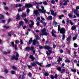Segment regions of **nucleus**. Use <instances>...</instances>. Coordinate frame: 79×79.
<instances>
[{
  "label": "nucleus",
  "mask_w": 79,
  "mask_h": 79,
  "mask_svg": "<svg viewBox=\"0 0 79 79\" xmlns=\"http://www.w3.org/2000/svg\"><path fill=\"white\" fill-rule=\"evenodd\" d=\"M58 31H60V33L62 34V40H64L65 37H66V36L64 34H65V32L66 31V29L62 27L61 28V27L60 25H58Z\"/></svg>",
  "instance_id": "obj_1"
},
{
  "label": "nucleus",
  "mask_w": 79,
  "mask_h": 79,
  "mask_svg": "<svg viewBox=\"0 0 79 79\" xmlns=\"http://www.w3.org/2000/svg\"><path fill=\"white\" fill-rule=\"evenodd\" d=\"M36 64L40 66V67H42V63H39L38 61H36L35 62H32L31 63V66H33V67H35V66H36Z\"/></svg>",
  "instance_id": "obj_2"
},
{
  "label": "nucleus",
  "mask_w": 79,
  "mask_h": 79,
  "mask_svg": "<svg viewBox=\"0 0 79 79\" xmlns=\"http://www.w3.org/2000/svg\"><path fill=\"white\" fill-rule=\"evenodd\" d=\"M39 48H40V50H42V49H43V48L47 49V50H50V49H52V48L47 45L44 46L43 47L41 45H40L39 46Z\"/></svg>",
  "instance_id": "obj_3"
},
{
  "label": "nucleus",
  "mask_w": 79,
  "mask_h": 79,
  "mask_svg": "<svg viewBox=\"0 0 79 79\" xmlns=\"http://www.w3.org/2000/svg\"><path fill=\"white\" fill-rule=\"evenodd\" d=\"M41 32H42V34H40V35H49V33H47L46 32V29H45V28H44L43 29V30H41Z\"/></svg>",
  "instance_id": "obj_4"
},
{
  "label": "nucleus",
  "mask_w": 79,
  "mask_h": 79,
  "mask_svg": "<svg viewBox=\"0 0 79 79\" xmlns=\"http://www.w3.org/2000/svg\"><path fill=\"white\" fill-rule=\"evenodd\" d=\"M36 8L38 9V10H34L33 11V15H35L36 16H38V15H39V9H39V7L38 6H36Z\"/></svg>",
  "instance_id": "obj_5"
},
{
  "label": "nucleus",
  "mask_w": 79,
  "mask_h": 79,
  "mask_svg": "<svg viewBox=\"0 0 79 79\" xmlns=\"http://www.w3.org/2000/svg\"><path fill=\"white\" fill-rule=\"evenodd\" d=\"M41 8L42 9H39V12H40V13H42L45 14V13H46V10H44V6H41Z\"/></svg>",
  "instance_id": "obj_6"
},
{
  "label": "nucleus",
  "mask_w": 79,
  "mask_h": 79,
  "mask_svg": "<svg viewBox=\"0 0 79 79\" xmlns=\"http://www.w3.org/2000/svg\"><path fill=\"white\" fill-rule=\"evenodd\" d=\"M35 37H36V40H34L36 42L37 44H39V43L38 42V40H40V38L39 35H36Z\"/></svg>",
  "instance_id": "obj_7"
},
{
  "label": "nucleus",
  "mask_w": 79,
  "mask_h": 79,
  "mask_svg": "<svg viewBox=\"0 0 79 79\" xmlns=\"http://www.w3.org/2000/svg\"><path fill=\"white\" fill-rule=\"evenodd\" d=\"M30 50L31 52H33V53L34 54L35 53V49L34 50V46H31L30 47Z\"/></svg>",
  "instance_id": "obj_8"
},
{
  "label": "nucleus",
  "mask_w": 79,
  "mask_h": 79,
  "mask_svg": "<svg viewBox=\"0 0 79 79\" xmlns=\"http://www.w3.org/2000/svg\"><path fill=\"white\" fill-rule=\"evenodd\" d=\"M40 21V17H38L36 19V21L37 22L36 25L38 26H40V24L39 23V21Z\"/></svg>",
  "instance_id": "obj_9"
},
{
  "label": "nucleus",
  "mask_w": 79,
  "mask_h": 79,
  "mask_svg": "<svg viewBox=\"0 0 79 79\" xmlns=\"http://www.w3.org/2000/svg\"><path fill=\"white\" fill-rule=\"evenodd\" d=\"M11 60H18V58L16 57L15 55H13L11 56Z\"/></svg>",
  "instance_id": "obj_10"
},
{
  "label": "nucleus",
  "mask_w": 79,
  "mask_h": 79,
  "mask_svg": "<svg viewBox=\"0 0 79 79\" xmlns=\"http://www.w3.org/2000/svg\"><path fill=\"white\" fill-rule=\"evenodd\" d=\"M33 5L31 4H26L25 5V7L26 8H31V7H32Z\"/></svg>",
  "instance_id": "obj_11"
},
{
  "label": "nucleus",
  "mask_w": 79,
  "mask_h": 79,
  "mask_svg": "<svg viewBox=\"0 0 79 79\" xmlns=\"http://www.w3.org/2000/svg\"><path fill=\"white\" fill-rule=\"evenodd\" d=\"M29 58L30 59H31L32 61L34 60H35V57H34L33 55H31L29 56Z\"/></svg>",
  "instance_id": "obj_12"
},
{
  "label": "nucleus",
  "mask_w": 79,
  "mask_h": 79,
  "mask_svg": "<svg viewBox=\"0 0 79 79\" xmlns=\"http://www.w3.org/2000/svg\"><path fill=\"white\" fill-rule=\"evenodd\" d=\"M48 50V52H49V53H48V51H47L46 54H47L48 56H50L51 53H52V50H50L49 49Z\"/></svg>",
  "instance_id": "obj_13"
},
{
  "label": "nucleus",
  "mask_w": 79,
  "mask_h": 79,
  "mask_svg": "<svg viewBox=\"0 0 79 79\" xmlns=\"http://www.w3.org/2000/svg\"><path fill=\"white\" fill-rule=\"evenodd\" d=\"M51 33L52 34V36H53L54 37H56V35H55V34L56 33V31H54V30H53L51 32Z\"/></svg>",
  "instance_id": "obj_14"
},
{
  "label": "nucleus",
  "mask_w": 79,
  "mask_h": 79,
  "mask_svg": "<svg viewBox=\"0 0 79 79\" xmlns=\"http://www.w3.org/2000/svg\"><path fill=\"white\" fill-rule=\"evenodd\" d=\"M71 35L69 36L67 39V41L69 42H71Z\"/></svg>",
  "instance_id": "obj_15"
},
{
  "label": "nucleus",
  "mask_w": 79,
  "mask_h": 79,
  "mask_svg": "<svg viewBox=\"0 0 79 79\" xmlns=\"http://www.w3.org/2000/svg\"><path fill=\"white\" fill-rule=\"evenodd\" d=\"M67 24H69L70 23V24H71V26H73L74 24V23L72 22L71 21H69V20L67 19Z\"/></svg>",
  "instance_id": "obj_16"
},
{
  "label": "nucleus",
  "mask_w": 79,
  "mask_h": 79,
  "mask_svg": "<svg viewBox=\"0 0 79 79\" xmlns=\"http://www.w3.org/2000/svg\"><path fill=\"white\" fill-rule=\"evenodd\" d=\"M72 11L73 12H74V13H75L77 17H79V14H78L77 13V11H76V10L75 9L73 10Z\"/></svg>",
  "instance_id": "obj_17"
},
{
  "label": "nucleus",
  "mask_w": 79,
  "mask_h": 79,
  "mask_svg": "<svg viewBox=\"0 0 79 79\" xmlns=\"http://www.w3.org/2000/svg\"><path fill=\"white\" fill-rule=\"evenodd\" d=\"M16 19H18V20H21V16H20L19 14H17V17Z\"/></svg>",
  "instance_id": "obj_18"
},
{
  "label": "nucleus",
  "mask_w": 79,
  "mask_h": 79,
  "mask_svg": "<svg viewBox=\"0 0 79 79\" xmlns=\"http://www.w3.org/2000/svg\"><path fill=\"white\" fill-rule=\"evenodd\" d=\"M22 18H26L27 16V15L25 13H22V15H21Z\"/></svg>",
  "instance_id": "obj_19"
},
{
  "label": "nucleus",
  "mask_w": 79,
  "mask_h": 79,
  "mask_svg": "<svg viewBox=\"0 0 79 79\" xmlns=\"http://www.w3.org/2000/svg\"><path fill=\"white\" fill-rule=\"evenodd\" d=\"M33 41L32 40V38H30L28 41V44H31L32 43V42Z\"/></svg>",
  "instance_id": "obj_20"
},
{
  "label": "nucleus",
  "mask_w": 79,
  "mask_h": 79,
  "mask_svg": "<svg viewBox=\"0 0 79 79\" xmlns=\"http://www.w3.org/2000/svg\"><path fill=\"white\" fill-rule=\"evenodd\" d=\"M47 19L48 20V21H50V20H52V16H48L47 17Z\"/></svg>",
  "instance_id": "obj_21"
},
{
  "label": "nucleus",
  "mask_w": 79,
  "mask_h": 79,
  "mask_svg": "<svg viewBox=\"0 0 79 79\" xmlns=\"http://www.w3.org/2000/svg\"><path fill=\"white\" fill-rule=\"evenodd\" d=\"M77 35H75V36L73 38V40H75L76 39H77Z\"/></svg>",
  "instance_id": "obj_22"
},
{
  "label": "nucleus",
  "mask_w": 79,
  "mask_h": 79,
  "mask_svg": "<svg viewBox=\"0 0 79 79\" xmlns=\"http://www.w3.org/2000/svg\"><path fill=\"white\" fill-rule=\"evenodd\" d=\"M19 78H20V79H24V75H21L19 76Z\"/></svg>",
  "instance_id": "obj_23"
},
{
  "label": "nucleus",
  "mask_w": 79,
  "mask_h": 79,
  "mask_svg": "<svg viewBox=\"0 0 79 79\" xmlns=\"http://www.w3.org/2000/svg\"><path fill=\"white\" fill-rule=\"evenodd\" d=\"M40 23L43 24L44 26H46V23L44 22L42 20H41L40 21Z\"/></svg>",
  "instance_id": "obj_24"
},
{
  "label": "nucleus",
  "mask_w": 79,
  "mask_h": 79,
  "mask_svg": "<svg viewBox=\"0 0 79 79\" xmlns=\"http://www.w3.org/2000/svg\"><path fill=\"white\" fill-rule=\"evenodd\" d=\"M27 51H30V47H27L25 48Z\"/></svg>",
  "instance_id": "obj_25"
},
{
  "label": "nucleus",
  "mask_w": 79,
  "mask_h": 79,
  "mask_svg": "<svg viewBox=\"0 0 79 79\" xmlns=\"http://www.w3.org/2000/svg\"><path fill=\"white\" fill-rule=\"evenodd\" d=\"M65 63H70V60H69L68 58H67L66 60H65Z\"/></svg>",
  "instance_id": "obj_26"
},
{
  "label": "nucleus",
  "mask_w": 79,
  "mask_h": 79,
  "mask_svg": "<svg viewBox=\"0 0 79 79\" xmlns=\"http://www.w3.org/2000/svg\"><path fill=\"white\" fill-rule=\"evenodd\" d=\"M25 23L26 24H27V23H29V20H28L27 19L25 18L24 19Z\"/></svg>",
  "instance_id": "obj_27"
},
{
  "label": "nucleus",
  "mask_w": 79,
  "mask_h": 79,
  "mask_svg": "<svg viewBox=\"0 0 79 79\" xmlns=\"http://www.w3.org/2000/svg\"><path fill=\"white\" fill-rule=\"evenodd\" d=\"M24 24V22H23L22 21H21L19 23V25L21 26H22L23 24Z\"/></svg>",
  "instance_id": "obj_28"
},
{
  "label": "nucleus",
  "mask_w": 79,
  "mask_h": 79,
  "mask_svg": "<svg viewBox=\"0 0 79 79\" xmlns=\"http://www.w3.org/2000/svg\"><path fill=\"white\" fill-rule=\"evenodd\" d=\"M12 68L14 70H16V71H18V69L16 68L15 66H12Z\"/></svg>",
  "instance_id": "obj_29"
},
{
  "label": "nucleus",
  "mask_w": 79,
  "mask_h": 79,
  "mask_svg": "<svg viewBox=\"0 0 79 79\" xmlns=\"http://www.w3.org/2000/svg\"><path fill=\"white\" fill-rule=\"evenodd\" d=\"M61 68H62V67H59L57 68V70L59 71H61Z\"/></svg>",
  "instance_id": "obj_30"
},
{
  "label": "nucleus",
  "mask_w": 79,
  "mask_h": 79,
  "mask_svg": "<svg viewBox=\"0 0 79 79\" xmlns=\"http://www.w3.org/2000/svg\"><path fill=\"white\" fill-rule=\"evenodd\" d=\"M76 29V26H72L71 28L72 30H75Z\"/></svg>",
  "instance_id": "obj_31"
},
{
  "label": "nucleus",
  "mask_w": 79,
  "mask_h": 79,
  "mask_svg": "<svg viewBox=\"0 0 79 79\" xmlns=\"http://www.w3.org/2000/svg\"><path fill=\"white\" fill-rule=\"evenodd\" d=\"M46 44L48 45H50V44H51V42H49V41L48 40H47L46 41Z\"/></svg>",
  "instance_id": "obj_32"
},
{
  "label": "nucleus",
  "mask_w": 79,
  "mask_h": 79,
  "mask_svg": "<svg viewBox=\"0 0 79 79\" xmlns=\"http://www.w3.org/2000/svg\"><path fill=\"white\" fill-rule=\"evenodd\" d=\"M35 3L36 4V5H39V4H40V5H42V2H41L40 3L39 2H37L36 1H35Z\"/></svg>",
  "instance_id": "obj_33"
},
{
  "label": "nucleus",
  "mask_w": 79,
  "mask_h": 79,
  "mask_svg": "<svg viewBox=\"0 0 79 79\" xmlns=\"http://www.w3.org/2000/svg\"><path fill=\"white\" fill-rule=\"evenodd\" d=\"M52 65V64H49L48 65H46V68H50V66H51Z\"/></svg>",
  "instance_id": "obj_34"
},
{
  "label": "nucleus",
  "mask_w": 79,
  "mask_h": 79,
  "mask_svg": "<svg viewBox=\"0 0 79 79\" xmlns=\"http://www.w3.org/2000/svg\"><path fill=\"white\" fill-rule=\"evenodd\" d=\"M64 15H60V16H59V18L60 19H62L61 18H63V17H64Z\"/></svg>",
  "instance_id": "obj_35"
},
{
  "label": "nucleus",
  "mask_w": 79,
  "mask_h": 79,
  "mask_svg": "<svg viewBox=\"0 0 79 79\" xmlns=\"http://www.w3.org/2000/svg\"><path fill=\"white\" fill-rule=\"evenodd\" d=\"M10 43L12 45V47H15V43H14V42H10Z\"/></svg>",
  "instance_id": "obj_36"
},
{
  "label": "nucleus",
  "mask_w": 79,
  "mask_h": 79,
  "mask_svg": "<svg viewBox=\"0 0 79 79\" xmlns=\"http://www.w3.org/2000/svg\"><path fill=\"white\" fill-rule=\"evenodd\" d=\"M28 76L29 77H32V73L31 72L28 73Z\"/></svg>",
  "instance_id": "obj_37"
},
{
  "label": "nucleus",
  "mask_w": 79,
  "mask_h": 79,
  "mask_svg": "<svg viewBox=\"0 0 79 79\" xmlns=\"http://www.w3.org/2000/svg\"><path fill=\"white\" fill-rule=\"evenodd\" d=\"M44 76H49V74L48 73L46 72L44 73Z\"/></svg>",
  "instance_id": "obj_38"
},
{
  "label": "nucleus",
  "mask_w": 79,
  "mask_h": 79,
  "mask_svg": "<svg viewBox=\"0 0 79 79\" xmlns=\"http://www.w3.org/2000/svg\"><path fill=\"white\" fill-rule=\"evenodd\" d=\"M50 11H51V13L52 15L54 14V11L53 10H51Z\"/></svg>",
  "instance_id": "obj_39"
},
{
  "label": "nucleus",
  "mask_w": 79,
  "mask_h": 79,
  "mask_svg": "<svg viewBox=\"0 0 79 79\" xmlns=\"http://www.w3.org/2000/svg\"><path fill=\"white\" fill-rule=\"evenodd\" d=\"M15 42L16 44H19V41L18 40H15Z\"/></svg>",
  "instance_id": "obj_40"
},
{
  "label": "nucleus",
  "mask_w": 79,
  "mask_h": 79,
  "mask_svg": "<svg viewBox=\"0 0 79 79\" xmlns=\"http://www.w3.org/2000/svg\"><path fill=\"white\" fill-rule=\"evenodd\" d=\"M68 16L69 18H72V14L71 13L69 14H68Z\"/></svg>",
  "instance_id": "obj_41"
},
{
  "label": "nucleus",
  "mask_w": 79,
  "mask_h": 79,
  "mask_svg": "<svg viewBox=\"0 0 79 79\" xmlns=\"http://www.w3.org/2000/svg\"><path fill=\"white\" fill-rule=\"evenodd\" d=\"M43 3L44 5H48V3L47 2V1H44L43 2Z\"/></svg>",
  "instance_id": "obj_42"
},
{
  "label": "nucleus",
  "mask_w": 79,
  "mask_h": 79,
  "mask_svg": "<svg viewBox=\"0 0 79 79\" xmlns=\"http://www.w3.org/2000/svg\"><path fill=\"white\" fill-rule=\"evenodd\" d=\"M20 45H23L24 44V43L23 42V40H20Z\"/></svg>",
  "instance_id": "obj_43"
},
{
  "label": "nucleus",
  "mask_w": 79,
  "mask_h": 79,
  "mask_svg": "<svg viewBox=\"0 0 79 79\" xmlns=\"http://www.w3.org/2000/svg\"><path fill=\"white\" fill-rule=\"evenodd\" d=\"M36 43L35 41L34 40L33 41V45H35V44H36Z\"/></svg>",
  "instance_id": "obj_44"
},
{
  "label": "nucleus",
  "mask_w": 79,
  "mask_h": 79,
  "mask_svg": "<svg viewBox=\"0 0 79 79\" xmlns=\"http://www.w3.org/2000/svg\"><path fill=\"white\" fill-rule=\"evenodd\" d=\"M4 72L6 74H7V73H8V69H5L4 70Z\"/></svg>",
  "instance_id": "obj_45"
},
{
  "label": "nucleus",
  "mask_w": 79,
  "mask_h": 79,
  "mask_svg": "<svg viewBox=\"0 0 79 79\" xmlns=\"http://www.w3.org/2000/svg\"><path fill=\"white\" fill-rule=\"evenodd\" d=\"M29 12H30V10L29 9H27V13H29Z\"/></svg>",
  "instance_id": "obj_46"
},
{
  "label": "nucleus",
  "mask_w": 79,
  "mask_h": 79,
  "mask_svg": "<svg viewBox=\"0 0 79 79\" xmlns=\"http://www.w3.org/2000/svg\"><path fill=\"white\" fill-rule=\"evenodd\" d=\"M64 72H65V69H63L62 70V71H61L60 73H64Z\"/></svg>",
  "instance_id": "obj_47"
},
{
  "label": "nucleus",
  "mask_w": 79,
  "mask_h": 79,
  "mask_svg": "<svg viewBox=\"0 0 79 79\" xmlns=\"http://www.w3.org/2000/svg\"><path fill=\"white\" fill-rule=\"evenodd\" d=\"M50 77H51V79H54L55 78L54 76H53V75H50Z\"/></svg>",
  "instance_id": "obj_48"
},
{
  "label": "nucleus",
  "mask_w": 79,
  "mask_h": 79,
  "mask_svg": "<svg viewBox=\"0 0 79 79\" xmlns=\"http://www.w3.org/2000/svg\"><path fill=\"white\" fill-rule=\"evenodd\" d=\"M51 3L52 4H55V1L54 0H51Z\"/></svg>",
  "instance_id": "obj_49"
},
{
  "label": "nucleus",
  "mask_w": 79,
  "mask_h": 79,
  "mask_svg": "<svg viewBox=\"0 0 79 79\" xmlns=\"http://www.w3.org/2000/svg\"><path fill=\"white\" fill-rule=\"evenodd\" d=\"M78 46V45H77V44L76 43H74V47L76 48V47H77V46Z\"/></svg>",
  "instance_id": "obj_50"
},
{
  "label": "nucleus",
  "mask_w": 79,
  "mask_h": 79,
  "mask_svg": "<svg viewBox=\"0 0 79 79\" xmlns=\"http://www.w3.org/2000/svg\"><path fill=\"white\" fill-rule=\"evenodd\" d=\"M11 73L12 74H15V71H12L11 72Z\"/></svg>",
  "instance_id": "obj_51"
},
{
  "label": "nucleus",
  "mask_w": 79,
  "mask_h": 79,
  "mask_svg": "<svg viewBox=\"0 0 79 79\" xmlns=\"http://www.w3.org/2000/svg\"><path fill=\"white\" fill-rule=\"evenodd\" d=\"M15 57H16V58H18V57H19V53H17L16 54Z\"/></svg>",
  "instance_id": "obj_52"
},
{
  "label": "nucleus",
  "mask_w": 79,
  "mask_h": 79,
  "mask_svg": "<svg viewBox=\"0 0 79 79\" xmlns=\"http://www.w3.org/2000/svg\"><path fill=\"white\" fill-rule=\"evenodd\" d=\"M26 8V7L25 6H23V7H22V11H23V10H24V9H25Z\"/></svg>",
  "instance_id": "obj_53"
},
{
  "label": "nucleus",
  "mask_w": 79,
  "mask_h": 79,
  "mask_svg": "<svg viewBox=\"0 0 79 79\" xmlns=\"http://www.w3.org/2000/svg\"><path fill=\"white\" fill-rule=\"evenodd\" d=\"M71 71H72V72H74V73H76V70L75 69H72Z\"/></svg>",
  "instance_id": "obj_54"
},
{
  "label": "nucleus",
  "mask_w": 79,
  "mask_h": 79,
  "mask_svg": "<svg viewBox=\"0 0 79 79\" xmlns=\"http://www.w3.org/2000/svg\"><path fill=\"white\" fill-rule=\"evenodd\" d=\"M62 58H61L60 56H59V60H59V61H62Z\"/></svg>",
  "instance_id": "obj_55"
},
{
  "label": "nucleus",
  "mask_w": 79,
  "mask_h": 79,
  "mask_svg": "<svg viewBox=\"0 0 79 79\" xmlns=\"http://www.w3.org/2000/svg\"><path fill=\"white\" fill-rule=\"evenodd\" d=\"M57 77H58V75L57 74H56L54 76V78H55V79H57Z\"/></svg>",
  "instance_id": "obj_56"
},
{
  "label": "nucleus",
  "mask_w": 79,
  "mask_h": 79,
  "mask_svg": "<svg viewBox=\"0 0 79 79\" xmlns=\"http://www.w3.org/2000/svg\"><path fill=\"white\" fill-rule=\"evenodd\" d=\"M18 12H21V11H22L23 10H22V9H21V8H19L18 9Z\"/></svg>",
  "instance_id": "obj_57"
},
{
  "label": "nucleus",
  "mask_w": 79,
  "mask_h": 79,
  "mask_svg": "<svg viewBox=\"0 0 79 79\" xmlns=\"http://www.w3.org/2000/svg\"><path fill=\"white\" fill-rule=\"evenodd\" d=\"M30 21L31 23V24H32L33 25H34V22H33V20H30Z\"/></svg>",
  "instance_id": "obj_58"
},
{
  "label": "nucleus",
  "mask_w": 79,
  "mask_h": 79,
  "mask_svg": "<svg viewBox=\"0 0 79 79\" xmlns=\"http://www.w3.org/2000/svg\"><path fill=\"white\" fill-rule=\"evenodd\" d=\"M29 26L30 27H31V28H32V27H33V25L32 24H29Z\"/></svg>",
  "instance_id": "obj_59"
},
{
  "label": "nucleus",
  "mask_w": 79,
  "mask_h": 79,
  "mask_svg": "<svg viewBox=\"0 0 79 79\" xmlns=\"http://www.w3.org/2000/svg\"><path fill=\"white\" fill-rule=\"evenodd\" d=\"M7 36L10 37L11 36V34L10 33H8L7 34Z\"/></svg>",
  "instance_id": "obj_60"
},
{
  "label": "nucleus",
  "mask_w": 79,
  "mask_h": 79,
  "mask_svg": "<svg viewBox=\"0 0 79 79\" xmlns=\"http://www.w3.org/2000/svg\"><path fill=\"white\" fill-rule=\"evenodd\" d=\"M53 23L54 24L55 26H56V24H58V23H57V22L55 21L53 22Z\"/></svg>",
  "instance_id": "obj_61"
},
{
  "label": "nucleus",
  "mask_w": 79,
  "mask_h": 79,
  "mask_svg": "<svg viewBox=\"0 0 79 79\" xmlns=\"http://www.w3.org/2000/svg\"><path fill=\"white\" fill-rule=\"evenodd\" d=\"M60 53H63V50L62 49H60Z\"/></svg>",
  "instance_id": "obj_62"
},
{
  "label": "nucleus",
  "mask_w": 79,
  "mask_h": 79,
  "mask_svg": "<svg viewBox=\"0 0 79 79\" xmlns=\"http://www.w3.org/2000/svg\"><path fill=\"white\" fill-rule=\"evenodd\" d=\"M4 18H5V17L3 16L2 15L0 18V19H4Z\"/></svg>",
  "instance_id": "obj_63"
},
{
  "label": "nucleus",
  "mask_w": 79,
  "mask_h": 79,
  "mask_svg": "<svg viewBox=\"0 0 79 79\" xmlns=\"http://www.w3.org/2000/svg\"><path fill=\"white\" fill-rule=\"evenodd\" d=\"M76 10H79V6H77L76 7Z\"/></svg>",
  "instance_id": "obj_64"
}]
</instances>
